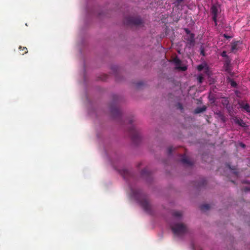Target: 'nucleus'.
Segmentation results:
<instances>
[{"label": "nucleus", "instance_id": "obj_1", "mask_svg": "<svg viewBox=\"0 0 250 250\" xmlns=\"http://www.w3.org/2000/svg\"><path fill=\"white\" fill-rule=\"evenodd\" d=\"M171 230L174 235L181 236L188 232V228L183 223H176L171 226Z\"/></svg>", "mask_w": 250, "mask_h": 250}, {"label": "nucleus", "instance_id": "obj_2", "mask_svg": "<svg viewBox=\"0 0 250 250\" xmlns=\"http://www.w3.org/2000/svg\"><path fill=\"white\" fill-rule=\"evenodd\" d=\"M124 23L128 26H139L143 24V21L138 17H127L125 19Z\"/></svg>", "mask_w": 250, "mask_h": 250}, {"label": "nucleus", "instance_id": "obj_3", "mask_svg": "<svg viewBox=\"0 0 250 250\" xmlns=\"http://www.w3.org/2000/svg\"><path fill=\"white\" fill-rule=\"evenodd\" d=\"M128 132L132 141L134 143H138L141 140V135L139 132L136 129L134 125H131L129 128Z\"/></svg>", "mask_w": 250, "mask_h": 250}, {"label": "nucleus", "instance_id": "obj_4", "mask_svg": "<svg viewBox=\"0 0 250 250\" xmlns=\"http://www.w3.org/2000/svg\"><path fill=\"white\" fill-rule=\"evenodd\" d=\"M184 30L186 33L185 39L187 41V43L190 46H194L195 43L194 34L191 33L188 28H185Z\"/></svg>", "mask_w": 250, "mask_h": 250}, {"label": "nucleus", "instance_id": "obj_5", "mask_svg": "<svg viewBox=\"0 0 250 250\" xmlns=\"http://www.w3.org/2000/svg\"><path fill=\"white\" fill-rule=\"evenodd\" d=\"M139 203L144 209L148 213H151V207L148 199L146 197L143 198Z\"/></svg>", "mask_w": 250, "mask_h": 250}, {"label": "nucleus", "instance_id": "obj_6", "mask_svg": "<svg viewBox=\"0 0 250 250\" xmlns=\"http://www.w3.org/2000/svg\"><path fill=\"white\" fill-rule=\"evenodd\" d=\"M110 108V111L114 116L117 117L120 115L121 111L117 106L111 105Z\"/></svg>", "mask_w": 250, "mask_h": 250}, {"label": "nucleus", "instance_id": "obj_7", "mask_svg": "<svg viewBox=\"0 0 250 250\" xmlns=\"http://www.w3.org/2000/svg\"><path fill=\"white\" fill-rule=\"evenodd\" d=\"M240 107L244 111L248 113H250V106L249 104L246 103L244 102H241L239 103Z\"/></svg>", "mask_w": 250, "mask_h": 250}, {"label": "nucleus", "instance_id": "obj_8", "mask_svg": "<svg viewBox=\"0 0 250 250\" xmlns=\"http://www.w3.org/2000/svg\"><path fill=\"white\" fill-rule=\"evenodd\" d=\"M220 7L216 4H213L210 8L211 14H219Z\"/></svg>", "mask_w": 250, "mask_h": 250}, {"label": "nucleus", "instance_id": "obj_9", "mask_svg": "<svg viewBox=\"0 0 250 250\" xmlns=\"http://www.w3.org/2000/svg\"><path fill=\"white\" fill-rule=\"evenodd\" d=\"M181 162L188 166H192L193 163L188 159L186 155H183L181 159Z\"/></svg>", "mask_w": 250, "mask_h": 250}, {"label": "nucleus", "instance_id": "obj_10", "mask_svg": "<svg viewBox=\"0 0 250 250\" xmlns=\"http://www.w3.org/2000/svg\"><path fill=\"white\" fill-rule=\"evenodd\" d=\"M181 162L188 166H192L193 163L188 159L186 155H183L181 159Z\"/></svg>", "mask_w": 250, "mask_h": 250}, {"label": "nucleus", "instance_id": "obj_11", "mask_svg": "<svg viewBox=\"0 0 250 250\" xmlns=\"http://www.w3.org/2000/svg\"><path fill=\"white\" fill-rule=\"evenodd\" d=\"M206 109L207 108L205 106H203L202 107H198L195 109L194 113L195 114L200 113L206 111Z\"/></svg>", "mask_w": 250, "mask_h": 250}, {"label": "nucleus", "instance_id": "obj_12", "mask_svg": "<svg viewBox=\"0 0 250 250\" xmlns=\"http://www.w3.org/2000/svg\"><path fill=\"white\" fill-rule=\"evenodd\" d=\"M212 16V20L214 23L215 26L217 27V22H218V14H211Z\"/></svg>", "mask_w": 250, "mask_h": 250}, {"label": "nucleus", "instance_id": "obj_13", "mask_svg": "<svg viewBox=\"0 0 250 250\" xmlns=\"http://www.w3.org/2000/svg\"><path fill=\"white\" fill-rule=\"evenodd\" d=\"M141 174L143 177L148 176L150 175V172L145 168L142 170Z\"/></svg>", "mask_w": 250, "mask_h": 250}, {"label": "nucleus", "instance_id": "obj_14", "mask_svg": "<svg viewBox=\"0 0 250 250\" xmlns=\"http://www.w3.org/2000/svg\"><path fill=\"white\" fill-rule=\"evenodd\" d=\"M210 207L208 204H203L200 206V209L202 211H207L210 208Z\"/></svg>", "mask_w": 250, "mask_h": 250}, {"label": "nucleus", "instance_id": "obj_15", "mask_svg": "<svg viewBox=\"0 0 250 250\" xmlns=\"http://www.w3.org/2000/svg\"><path fill=\"white\" fill-rule=\"evenodd\" d=\"M122 174L124 178H127L130 175V172L128 170L124 169L123 170Z\"/></svg>", "mask_w": 250, "mask_h": 250}, {"label": "nucleus", "instance_id": "obj_16", "mask_svg": "<svg viewBox=\"0 0 250 250\" xmlns=\"http://www.w3.org/2000/svg\"><path fill=\"white\" fill-rule=\"evenodd\" d=\"M172 215L176 218H180L182 217V213L180 211H175L172 213Z\"/></svg>", "mask_w": 250, "mask_h": 250}, {"label": "nucleus", "instance_id": "obj_17", "mask_svg": "<svg viewBox=\"0 0 250 250\" xmlns=\"http://www.w3.org/2000/svg\"><path fill=\"white\" fill-rule=\"evenodd\" d=\"M237 45H238V43L237 42L232 43L231 51L232 52H234L235 50H237Z\"/></svg>", "mask_w": 250, "mask_h": 250}, {"label": "nucleus", "instance_id": "obj_18", "mask_svg": "<svg viewBox=\"0 0 250 250\" xmlns=\"http://www.w3.org/2000/svg\"><path fill=\"white\" fill-rule=\"evenodd\" d=\"M228 80L232 87H236L237 84L234 81L229 78Z\"/></svg>", "mask_w": 250, "mask_h": 250}, {"label": "nucleus", "instance_id": "obj_19", "mask_svg": "<svg viewBox=\"0 0 250 250\" xmlns=\"http://www.w3.org/2000/svg\"><path fill=\"white\" fill-rule=\"evenodd\" d=\"M19 49L23 52V53H21V55H24V54H26L28 52L27 48L26 47H22L21 46H20Z\"/></svg>", "mask_w": 250, "mask_h": 250}, {"label": "nucleus", "instance_id": "obj_20", "mask_svg": "<svg viewBox=\"0 0 250 250\" xmlns=\"http://www.w3.org/2000/svg\"><path fill=\"white\" fill-rule=\"evenodd\" d=\"M235 123H236L237 124H238V125H240L242 126H244V125H243V124H244V123H243V121H242V120H238V119H237V120H236L235 121Z\"/></svg>", "mask_w": 250, "mask_h": 250}, {"label": "nucleus", "instance_id": "obj_21", "mask_svg": "<svg viewBox=\"0 0 250 250\" xmlns=\"http://www.w3.org/2000/svg\"><path fill=\"white\" fill-rule=\"evenodd\" d=\"M176 106L177 109H179L181 110H182L183 109V107L182 104L181 103H178L176 104Z\"/></svg>", "mask_w": 250, "mask_h": 250}, {"label": "nucleus", "instance_id": "obj_22", "mask_svg": "<svg viewBox=\"0 0 250 250\" xmlns=\"http://www.w3.org/2000/svg\"><path fill=\"white\" fill-rule=\"evenodd\" d=\"M174 62L175 63V64H176L177 66L179 65L181 63V61L177 59V58H175L174 59Z\"/></svg>", "mask_w": 250, "mask_h": 250}, {"label": "nucleus", "instance_id": "obj_23", "mask_svg": "<svg viewBox=\"0 0 250 250\" xmlns=\"http://www.w3.org/2000/svg\"><path fill=\"white\" fill-rule=\"evenodd\" d=\"M206 183H207V182H206V180L205 179H202L201 183L199 184L198 186L199 187L203 186L205 184H206Z\"/></svg>", "mask_w": 250, "mask_h": 250}, {"label": "nucleus", "instance_id": "obj_24", "mask_svg": "<svg viewBox=\"0 0 250 250\" xmlns=\"http://www.w3.org/2000/svg\"><path fill=\"white\" fill-rule=\"evenodd\" d=\"M221 56L222 57H224V58H228V55H227V52L226 51H223L221 54Z\"/></svg>", "mask_w": 250, "mask_h": 250}, {"label": "nucleus", "instance_id": "obj_25", "mask_svg": "<svg viewBox=\"0 0 250 250\" xmlns=\"http://www.w3.org/2000/svg\"><path fill=\"white\" fill-rule=\"evenodd\" d=\"M173 151V147L172 146H169L167 149V153L170 155L172 153Z\"/></svg>", "mask_w": 250, "mask_h": 250}, {"label": "nucleus", "instance_id": "obj_26", "mask_svg": "<svg viewBox=\"0 0 250 250\" xmlns=\"http://www.w3.org/2000/svg\"><path fill=\"white\" fill-rule=\"evenodd\" d=\"M203 77L202 75H199L198 77V80L200 83H202L203 80Z\"/></svg>", "mask_w": 250, "mask_h": 250}, {"label": "nucleus", "instance_id": "obj_27", "mask_svg": "<svg viewBox=\"0 0 250 250\" xmlns=\"http://www.w3.org/2000/svg\"><path fill=\"white\" fill-rule=\"evenodd\" d=\"M177 68L179 69H180L182 71H186L187 69V67L186 66H182V67L178 66V67H177Z\"/></svg>", "mask_w": 250, "mask_h": 250}, {"label": "nucleus", "instance_id": "obj_28", "mask_svg": "<svg viewBox=\"0 0 250 250\" xmlns=\"http://www.w3.org/2000/svg\"><path fill=\"white\" fill-rule=\"evenodd\" d=\"M204 68V66L202 65V64H200V65H199L198 66H197V69L199 71H201Z\"/></svg>", "mask_w": 250, "mask_h": 250}, {"label": "nucleus", "instance_id": "obj_29", "mask_svg": "<svg viewBox=\"0 0 250 250\" xmlns=\"http://www.w3.org/2000/svg\"><path fill=\"white\" fill-rule=\"evenodd\" d=\"M218 114L219 115L221 120L224 122L225 121V117L221 113H219Z\"/></svg>", "mask_w": 250, "mask_h": 250}, {"label": "nucleus", "instance_id": "obj_30", "mask_svg": "<svg viewBox=\"0 0 250 250\" xmlns=\"http://www.w3.org/2000/svg\"><path fill=\"white\" fill-rule=\"evenodd\" d=\"M223 36H224L225 38H226V39H230V38H231V37H230V36H229L227 35V34H224Z\"/></svg>", "mask_w": 250, "mask_h": 250}, {"label": "nucleus", "instance_id": "obj_31", "mask_svg": "<svg viewBox=\"0 0 250 250\" xmlns=\"http://www.w3.org/2000/svg\"><path fill=\"white\" fill-rule=\"evenodd\" d=\"M118 98V96H114L113 97V100H114V102H116V101H117V99Z\"/></svg>", "mask_w": 250, "mask_h": 250}, {"label": "nucleus", "instance_id": "obj_32", "mask_svg": "<svg viewBox=\"0 0 250 250\" xmlns=\"http://www.w3.org/2000/svg\"><path fill=\"white\" fill-rule=\"evenodd\" d=\"M183 0H176V2L178 4H180L181 3V2Z\"/></svg>", "mask_w": 250, "mask_h": 250}, {"label": "nucleus", "instance_id": "obj_33", "mask_svg": "<svg viewBox=\"0 0 250 250\" xmlns=\"http://www.w3.org/2000/svg\"><path fill=\"white\" fill-rule=\"evenodd\" d=\"M201 54H202L203 56H205V52L203 49H202L201 51Z\"/></svg>", "mask_w": 250, "mask_h": 250}, {"label": "nucleus", "instance_id": "obj_34", "mask_svg": "<svg viewBox=\"0 0 250 250\" xmlns=\"http://www.w3.org/2000/svg\"><path fill=\"white\" fill-rule=\"evenodd\" d=\"M250 190V188H246V189H245V190H246V191H249V190Z\"/></svg>", "mask_w": 250, "mask_h": 250}, {"label": "nucleus", "instance_id": "obj_35", "mask_svg": "<svg viewBox=\"0 0 250 250\" xmlns=\"http://www.w3.org/2000/svg\"><path fill=\"white\" fill-rule=\"evenodd\" d=\"M230 62L229 61H226V64L227 65H229V63Z\"/></svg>", "mask_w": 250, "mask_h": 250}, {"label": "nucleus", "instance_id": "obj_36", "mask_svg": "<svg viewBox=\"0 0 250 250\" xmlns=\"http://www.w3.org/2000/svg\"><path fill=\"white\" fill-rule=\"evenodd\" d=\"M132 122H133V121H132V120H130L129 121V124H130V125H131V124H132Z\"/></svg>", "mask_w": 250, "mask_h": 250}, {"label": "nucleus", "instance_id": "obj_37", "mask_svg": "<svg viewBox=\"0 0 250 250\" xmlns=\"http://www.w3.org/2000/svg\"><path fill=\"white\" fill-rule=\"evenodd\" d=\"M242 146H243V147H244V146H245V145L243 144V145H242Z\"/></svg>", "mask_w": 250, "mask_h": 250}]
</instances>
